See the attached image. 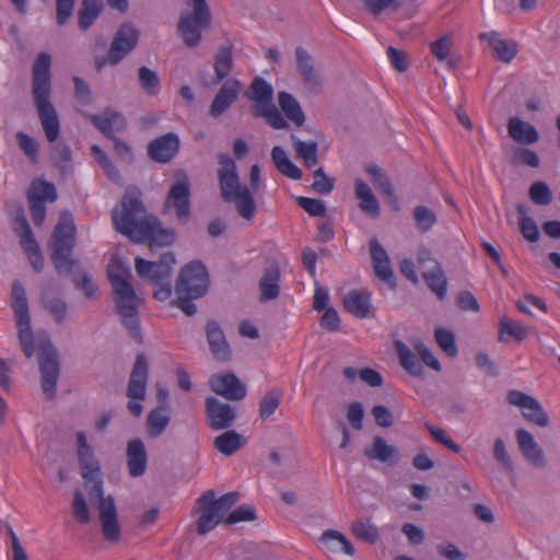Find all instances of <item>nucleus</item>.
Masks as SVG:
<instances>
[{"label":"nucleus","mask_w":560,"mask_h":560,"mask_svg":"<svg viewBox=\"0 0 560 560\" xmlns=\"http://www.w3.org/2000/svg\"><path fill=\"white\" fill-rule=\"evenodd\" d=\"M314 182L312 184V189L322 195L330 194L335 188V180L328 177L323 167H319L314 171Z\"/></svg>","instance_id":"obj_63"},{"label":"nucleus","mask_w":560,"mask_h":560,"mask_svg":"<svg viewBox=\"0 0 560 560\" xmlns=\"http://www.w3.org/2000/svg\"><path fill=\"white\" fill-rule=\"evenodd\" d=\"M88 118L107 139L116 137L115 132L122 131L127 127V120L124 115L112 108H105V110L98 115L90 114Z\"/></svg>","instance_id":"obj_24"},{"label":"nucleus","mask_w":560,"mask_h":560,"mask_svg":"<svg viewBox=\"0 0 560 560\" xmlns=\"http://www.w3.org/2000/svg\"><path fill=\"white\" fill-rule=\"evenodd\" d=\"M296 203L304 211H306L312 217H325L327 209L325 203L319 199L307 198V197H298Z\"/></svg>","instance_id":"obj_64"},{"label":"nucleus","mask_w":560,"mask_h":560,"mask_svg":"<svg viewBox=\"0 0 560 560\" xmlns=\"http://www.w3.org/2000/svg\"><path fill=\"white\" fill-rule=\"evenodd\" d=\"M511 163L516 166L525 165L536 168L540 165V159L538 154L530 149L517 148L511 156Z\"/></svg>","instance_id":"obj_57"},{"label":"nucleus","mask_w":560,"mask_h":560,"mask_svg":"<svg viewBox=\"0 0 560 560\" xmlns=\"http://www.w3.org/2000/svg\"><path fill=\"white\" fill-rule=\"evenodd\" d=\"M71 281L77 290L83 292L84 296L88 300H96L98 294V288L96 283L93 281L90 273L83 271L81 273H73L71 276Z\"/></svg>","instance_id":"obj_50"},{"label":"nucleus","mask_w":560,"mask_h":560,"mask_svg":"<svg viewBox=\"0 0 560 560\" xmlns=\"http://www.w3.org/2000/svg\"><path fill=\"white\" fill-rule=\"evenodd\" d=\"M16 139L20 149L27 156L31 163L35 164L38 161V144L31 136L23 131L16 133Z\"/></svg>","instance_id":"obj_61"},{"label":"nucleus","mask_w":560,"mask_h":560,"mask_svg":"<svg viewBox=\"0 0 560 560\" xmlns=\"http://www.w3.org/2000/svg\"><path fill=\"white\" fill-rule=\"evenodd\" d=\"M413 219L418 230L422 233L429 232L436 223V214L424 206H417L413 209Z\"/></svg>","instance_id":"obj_53"},{"label":"nucleus","mask_w":560,"mask_h":560,"mask_svg":"<svg viewBox=\"0 0 560 560\" xmlns=\"http://www.w3.org/2000/svg\"><path fill=\"white\" fill-rule=\"evenodd\" d=\"M364 456L372 460H378L388 466H395L397 463L398 451L395 446L389 445L382 436H374L372 447L365 448Z\"/></svg>","instance_id":"obj_33"},{"label":"nucleus","mask_w":560,"mask_h":560,"mask_svg":"<svg viewBox=\"0 0 560 560\" xmlns=\"http://www.w3.org/2000/svg\"><path fill=\"white\" fill-rule=\"evenodd\" d=\"M248 100L255 102L252 114L273 104V88L261 77H256L246 91Z\"/></svg>","instance_id":"obj_30"},{"label":"nucleus","mask_w":560,"mask_h":560,"mask_svg":"<svg viewBox=\"0 0 560 560\" xmlns=\"http://www.w3.org/2000/svg\"><path fill=\"white\" fill-rule=\"evenodd\" d=\"M351 532L358 538L368 544L374 545L378 538V529L370 521H355L351 524Z\"/></svg>","instance_id":"obj_49"},{"label":"nucleus","mask_w":560,"mask_h":560,"mask_svg":"<svg viewBox=\"0 0 560 560\" xmlns=\"http://www.w3.org/2000/svg\"><path fill=\"white\" fill-rule=\"evenodd\" d=\"M175 236L174 230L163 228L160 220L155 215H151L148 223L140 229L132 242L165 247L175 242Z\"/></svg>","instance_id":"obj_17"},{"label":"nucleus","mask_w":560,"mask_h":560,"mask_svg":"<svg viewBox=\"0 0 560 560\" xmlns=\"http://www.w3.org/2000/svg\"><path fill=\"white\" fill-rule=\"evenodd\" d=\"M205 330L213 359L219 362L230 361L232 350L221 325L215 319H210L207 322Z\"/></svg>","instance_id":"obj_21"},{"label":"nucleus","mask_w":560,"mask_h":560,"mask_svg":"<svg viewBox=\"0 0 560 560\" xmlns=\"http://www.w3.org/2000/svg\"><path fill=\"white\" fill-rule=\"evenodd\" d=\"M104 9L103 0H82L78 11V26L88 31L98 19Z\"/></svg>","instance_id":"obj_40"},{"label":"nucleus","mask_w":560,"mask_h":560,"mask_svg":"<svg viewBox=\"0 0 560 560\" xmlns=\"http://www.w3.org/2000/svg\"><path fill=\"white\" fill-rule=\"evenodd\" d=\"M78 457L81 466V475L90 502L96 506L101 522L102 534L109 542L120 539V525L114 498L104 495L102 471L98 460L95 458L92 447L88 444L85 433H77Z\"/></svg>","instance_id":"obj_2"},{"label":"nucleus","mask_w":560,"mask_h":560,"mask_svg":"<svg viewBox=\"0 0 560 560\" xmlns=\"http://www.w3.org/2000/svg\"><path fill=\"white\" fill-rule=\"evenodd\" d=\"M528 336V328L518 322H515L506 316L500 319L499 340L506 342L509 337L514 338L516 341H523Z\"/></svg>","instance_id":"obj_45"},{"label":"nucleus","mask_w":560,"mask_h":560,"mask_svg":"<svg viewBox=\"0 0 560 560\" xmlns=\"http://www.w3.org/2000/svg\"><path fill=\"white\" fill-rule=\"evenodd\" d=\"M170 423V416L165 406L152 409L147 418L148 433L151 438L160 436Z\"/></svg>","instance_id":"obj_46"},{"label":"nucleus","mask_w":560,"mask_h":560,"mask_svg":"<svg viewBox=\"0 0 560 560\" xmlns=\"http://www.w3.org/2000/svg\"><path fill=\"white\" fill-rule=\"evenodd\" d=\"M281 271L277 261L271 260L264 269L258 287L261 303L273 301L280 295Z\"/></svg>","instance_id":"obj_27"},{"label":"nucleus","mask_w":560,"mask_h":560,"mask_svg":"<svg viewBox=\"0 0 560 560\" xmlns=\"http://www.w3.org/2000/svg\"><path fill=\"white\" fill-rule=\"evenodd\" d=\"M278 104L284 116L295 126L301 127L305 122V114L296 98L284 91L278 93Z\"/></svg>","instance_id":"obj_39"},{"label":"nucleus","mask_w":560,"mask_h":560,"mask_svg":"<svg viewBox=\"0 0 560 560\" xmlns=\"http://www.w3.org/2000/svg\"><path fill=\"white\" fill-rule=\"evenodd\" d=\"M148 377V360L143 353H139L136 357L126 393L127 397L130 398L127 409L135 417H140L142 413V406L139 401L145 398Z\"/></svg>","instance_id":"obj_11"},{"label":"nucleus","mask_w":560,"mask_h":560,"mask_svg":"<svg viewBox=\"0 0 560 560\" xmlns=\"http://www.w3.org/2000/svg\"><path fill=\"white\" fill-rule=\"evenodd\" d=\"M320 541L331 552L342 551L347 556H353L355 549L351 541L339 530L327 529L320 535Z\"/></svg>","instance_id":"obj_41"},{"label":"nucleus","mask_w":560,"mask_h":560,"mask_svg":"<svg viewBox=\"0 0 560 560\" xmlns=\"http://www.w3.org/2000/svg\"><path fill=\"white\" fill-rule=\"evenodd\" d=\"M257 518L255 508L250 504H242L233 510L225 518V524L233 525L240 522H253Z\"/></svg>","instance_id":"obj_60"},{"label":"nucleus","mask_w":560,"mask_h":560,"mask_svg":"<svg viewBox=\"0 0 560 560\" xmlns=\"http://www.w3.org/2000/svg\"><path fill=\"white\" fill-rule=\"evenodd\" d=\"M508 401L512 406L522 408V415L528 422L541 428L549 425V416L544 410L540 402L534 397L520 390H510Z\"/></svg>","instance_id":"obj_15"},{"label":"nucleus","mask_w":560,"mask_h":560,"mask_svg":"<svg viewBox=\"0 0 560 560\" xmlns=\"http://www.w3.org/2000/svg\"><path fill=\"white\" fill-rule=\"evenodd\" d=\"M138 80L140 88L147 95L153 96L160 92V78L154 70L145 66L140 67L138 69Z\"/></svg>","instance_id":"obj_48"},{"label":"nucleus","mask_w":560,"mask_h":560,"mask_svg":"<svg viewBox=\"0 0 560 560\" xmlns=\"http://www.w3.org/2000/svg\"><path fill=\"white\" fill-rule=\"evenodd\" d=\"M399 363L410 375L423 378L424 369L418 357L400 340L394 342Z\"/></svg>","instance_id":"obj_36"},{"label":"nucleus","mask_w":560,"mask_h":560,"mask_svg":"<svg viewBox=\"0 0 560 560\" xmlns=\"http://www.w3.org/2000/svg\"><path fill=\"white\" fill-rule=\"evenodd\" d=\"M253 115L265 118L266 122L273 129H288L290 127L289 122L282 117L275 104H270L269 106L253 113Z\"/></svg>","instance_id":"obj_52"},{"label":"nucleus","mask_w":560,"mask_h":560,"mask_svg":"<svg viewBox=\"0 0 560 560\" xmlns=\"http://www.w3.org/2000/svg\"><path fill=\"white\" fill-rule=\"evenodd\" d=\"M293 148L298 158H301L304 165L308 168L315 166L318 163L317 151L318 144L316 141L304 142L300 140L294 133L290 136Z\"/></svg>","instance_id":"obj_44"},{"label":"nucleus","mask_w":560,"mask_h":560,"mask_svg":"<svg viewBox=\"0 0 560 560\" xmlns=\"http://www.w3.org/2000/svg\"><path fill=\"white\" fill-rule=\"evenodd\" d=\"M140 32L131 23H122L116 31L109 46V65L117 66L136 47Z\"/></svg>","instance_id":"obj_14"},{"label":"nucleus","mask_w":560,"mask_h":560,"mask_svg":"<svg viewBox=\"0 0 560 560\" xmlns=\"http://www.w3.org/2000/svg\"><path fill=\"white\" fill-rule=\"evenodd\" d=\"M192 13L182 14L177 30L188 47H196L201 40V31L211 25V11L206 0H190Z\"/></svg>","instance_id":"obj_9"},{"label":"nucleus","mask_w":560,"mask_h":560,"mask_svg":"<svg viewBox=\"0 0 560 560\" xmlns=\"http://www.w3.org/2000/svg\"><path fill=\"white\" fill-rule=\"evenodd\" d=\"M175 264V255L171 252H166L161 255L158 261H150L137 257L135 259V269L139 278L156 284L171 280L172 269Z\"/></svg>","instance_id":"obj_13"},{"label":"nucleus","mask_w":560,"mask_h":560,"mask_svg":"<svg viewBox=\"0 0 560 560\" xmlns=\"http://www.w3.org/2000/svg\"><path fill=\"white\" fill-rule=\"evenodd\" d=\"M108 280L113 287L116 312L120 315L122 325L129 336L137 342H142L138 307L140 299L131 283L120 272L108 271Z\"/></svg>","instance_id":"obj_7"},{"label":"nucleus","mask_w":560,"mask_h":560,"mask_svg":"<svg viewBox=\"0 0 560 560\" xmlns=\"http://www.w3.org/2000/svg\"><path fill=\"white\" fill-rule=\"evenodd\" d=\"M240 500L237 491L228 492L215 499L213 490L203 492L197 500L195 512L199 514L196 525L200 536L215 528L225 513Z\"/></svg>","instance_id":"obj_8"},{"label":"nucleus","mask_w":560,"mask_h":560,"mask_svg":"<svg viewBox=\"0 0 560 560\" xmlns=\"http://www.w3.org/2000/svg\"><path fill=\"white\" fill-rule=\"evenodd\" d=\"M492 455L495 462L508 472L514 471L513 462L508 453L503 439L497 438L493 442Z\"/></svg>","instance_id":"obj_58"},{"label":"nucleus","mask_w":560,"mask_h":560,"mask_svg":"<svg viewBox=\"0 0 560 560\" xmlns=\"http://www.w3.org/2000/svg\"><path fill=\"white\" fill-rule=\"evenodd\" d=\"M498 32L481 33L479 38L487 40L494 51V58L509 63L517 55V44L514 40L500 39Z\"/></svg>","instance_id":"obj_31"},{"label":"nucleus","mask_w":560,"mask_h":560,"mask_svg":"<svg viewBox=\"0 0 560 560\" xmlns=\"http://www.w3.org/2000/svg\"><path fill=\"white\" fill-rule=\"evenodd\" d=\"M424 427L438 443L442 444L454 453L459 454L462 452V447L446 434L444 429L435 427L430 422H425Z\"/></svg>","instance_id":"obj_62"},{"label":"nucleus","mask_w":560,"mask_h":560,"mask_svg":"<svg viewBox=\"0 0 560 560\" xmlns=\"http://www.w3.org/2000/svg\"><path fill=\"white\" fill-rule=\"evenodd\" d=\"M295 63L305 89L311 93H317L322 85L320 74L315 69L313 57L301 46L295 48Z\"/></svg>","instance_id":"obj_20"},{"label":"nucleus","mask_w":560,"mask_h":560,"mask_svg":"<svg viewBox=\"0 0 560 560\" xmlns=\"http://www.w3.org/2000/svg\"><path fill=\"white\" fill-rule=\"evenodd\" d=\"M343 308L355 318H373L375 316L371 303V293L365 290L352 289L342 299Z\"/></svg>","instance_id":"obj_23"},{"label":"nucleus","mask_w":560,"mask_h":560,"mask_svg":"<svg viewBox=\"0 0 560 560\" xmlns=\"http://www.w3.org/2000/svg\"><path fill=\"white\" fill-rule=\"evenodd\" d=\"M175 176L176 180L172 184L164 200V209H174L177 221L180 224H186L191 215V185L184 170L177 171Z\"/></svg>","instance_id":"obj_10"},{"label":"nucleus","mask_w":560,"mask_h":560,"mask_svg":"<svg viewBox=\"0 0 560 560\" xmlns=\"http://www.w3.org/2000/svg\"><path fill=\"white\" fill-rule=\"evenodd\" d=\"M515 436L518 450L524 458L534 467L544 468L547 465L545 452L535 441L534 435L525 429H517Z\"/></svg>","instance_id":"obj_25"},{"label":"nucleus","mask_w":560,"mask_h":560,"mask_svg":"<svg viewBox=\"0 0 560 560\" xmlns=\"http://www.w3.org/2000/svg\"><path fill=\"white\" fill-rule=\"evenodd\" d=\"M51 58L39 52L32 66V98L42 128L49 143L56 142L60 133V121L51 95Z\"/></svg>","instance_id":"obj_4"},{"label":"nucleus","mask_w":560,"mask_h":560,"mask_svg":"<svg viewBox=\"0 0 560 560\" xmlns=\"http://www.w3.org/2000/svg\"><path fill=\"white\" fill-rule=\"evenodd\" d=\"M57 199V190L54 184L45 180H34L27 191V200H35L45 203L54 202Z\"/></svg>","instance_id":"obj_47"},{"label":"nucleus","mask_w":560,"mask_h":560,"mask_svg":"<svg viewBox=\"0 0 560 560\" xmlns=\"http://www.w3.org/2000/svg\"><path fill=\"white\" fill-rule=\"evenodd\" d=\"M508 132L515 142L521 144H533L539 140V133L536 128L518 117L509 119Z\"/></svg>","instance_id":"obj_34"},{"label":"nucleus","mask_w":560,"mask_h":560,"mask_svg":"<svg viewBox=\"0 0 560 560\" xmlns=\"http://www.w3.org/2000/svg\"><path fill=\"white\" fill-rule=\"evenodd\" d=\"M355 197L359 199V208L369 217L375 219L380 215V205L366 183L355 180Z\"/></svg>","instance_id":"obj_37"},{"label":"nucleus","mask_w":560,"mask_h":560,"mask_svg":"<svg viewBox=\"0 0 560 560\" xmlns=\"http://www.w3.org/2000/svg\"><path fill=\"white\" fill-rule=\"evenodd\" d=\"M401 7L399 0H363L364 10L372 16H380L385 10L397 11Z\"/></svg>","instance_id":"obj_59"},{"label":"nucleus","mask_w":560,"mask_h":560,"mask_svg":"<svg viewBox=\"0 0 560 560\" xmlns=\"http://www.w3.org/2000/svg\"><path fill=\"white\" fill-rule=\"evenodd\" d=\"M434 338L439 347L451 358H455L458 353V349L455 341V336L447 329L436 328L434 331Z\"/></svg>","instance_id":"obj_54"},{"label":"nucleus","mask_w":560,"mask_h":560,"mask_svg":"<svg viewBox=\"0 0 560 560\" xmlns=\"http://www.w3.org/2000/svg\"><path fill=\"white\" fill-rule=\"evenodd\" d=\"M209 385L212 392L228 400H242L247 393L246 386L234 373L213 374Z\"/></svg>","instance_id":"obj_19"},{"label":"nucleus","mask_w":560,"mask_h":560,"mask_svg":"<svg viewBox=\"0 0 560 560\" xmlns=\"http://www.w3.org/2000/svg\"><path fill=\"white\" fill-rule=\"evenodd\" d=\"M179 148V137L175 132H167L149 142L147 154L155 163L167 164L178 154Z\"/></svg>","instance_id":"obj_16"},{"label":"nucleus","mask_w":560,"mask_h":560,"mask_svg":"<svg viewBox=\"0 0 560 560\" xmlns=\"http://www.w3.org/2000/svg\"><path fill=\"white\" fill-rule=\"evenodd\" d=\"M282 393L279 389L267 392L259 401V417L262 420L268 419L275 413L281 402Z\"/></svg>","instance_id":"obj_51"},{"label":"nucleus","mask_w":560,"mask_h":560,"mask_svg":"<svg viewBox=\"0 0 560 560\" xmlns=\"http://www.w3.org/2000/svg\"><path fill=\"white\" fill-rule=\"evenodd\" d=\"M423 280L439 300H444L447 293V279L442 267L431 268L422 272Z\"/></svg>","instance_id":"obj_43"},{"label":"nucleus","mask_w":560,"mask_h":560,"mask_svg":"<svg viewBox=\"0 0 560 560\" xmlns=\"http://www.w3.org/2000/svg\"><path fill=\"white\" fill-rule=\"evenodd\" d=\"M40 306L47 312L56 324L61 325L66 322L68 315V304L58 294L50 290H44L39 298Z\"/></svg>","instance_id":"obj_32"},{"label":"nucleus","mask_w":560,"mask_h":560,"mask_svg":"<svg viewBox=\"0 0 560 560\" xmlns=\"http://www.w3.org/2000/svg\"><path fill=\"white\" fill-rule=\"evenodd\" d=\"M369 246L375 276L390 288H395V277L388 254L376 237L370 240Z\"/></svg>","instance_id":"obj_22"},{"label":"nucleus","mask_w":560,"mask_h":560,"mask_svg":"<svg viewBox=\"0 0 560 560\" xmlns=\"http://www.w3.org/2000/svg\"><path fill=\"white\" fill-rule=\"evenodd\" d=\"M75 225L70 211H62L51 234L49 243L50 259L57 273L67 277L77 266L72 258L75 246Z\"/></svg>","instance_id":"obj_6"},{"label":"nucleus","mask_w":560,"mask_h":560,"mask_svg":"<svg viewBox=\"0 0 560 560\" xmlns=\"http://www.w3.org/2000/svg\"><path fill=\"white\" fill-rule=\"evenodd\" d=\"M218 160L220 164L218 179L221 198L225 202H234L237 214L252 222L257 211L254 192L257 191L260 183L259 165L254 164L250 167L249 188L241 185L236 163L229 154L221 153Z\"/></svg>","instance_id":"obj_3"},{"label":"nucleus","mask_w":560,"mask_h":560,"mask_svg":"<svg viewBox=\"0 0 560 560\" xmlns=\"http://www.w3.org/2000/svg\"><path fill=\"white\" fill-rule=\"evenodd\" d=\"M205 407L207 423L212 430H225L233 425L236 413L230 405L221 402L214 397H208Z\"/></svg>","instance_id":"obj_18"},{"label":"nucleus","mask_w":560,"mask_h":560,"mask_svg":"<svg viewBox=\"0 0 560 560\" xmlns=\"http://www.w3.org/2000/svg\"><path fill=\"white\" fill-rule=\"evenodd\" d=\"M271 160L277 170L284 176L299 180L302 178V171L287 155L281 147H273L271 150Z\"/></svg>","instance_id":"obj_42"},{"label":"nucleus","mask_w":560,"mask_h":560,"mask_svg":"<svg viewBox=\"0 0 560 560\" xmlns=\"http://www.w3.org/2000/svg\"><path fill=\"white\" fill-rule=\"evenodd\" d=\"M528 196L530 200L538 206H548L552 201V192L549 186L542 180H537L532 184Z\"/></svg>","instance_id":"obj_55"},{"label":"nucleus","mask_w":560,"mask_h":560,"mask_svg":"<svg viewBox=\"0 0 560 560\" xmlns=\"http://www.w3.org/2000/svg\"><path fill=\"white\" fill-rule=\"evenodd\" d=\"M209 275L206 266L194 260L185 265L175 284V292H188L192 296H203L208 292Z\"/></svg>","instance_id":"obj_12"},{"label":"nucleus","mask_w":560,"mask_h":560,"mask_svg":"<svg viewBox=\"0 0 560 560\" xmlns=\"http://www.w3.org/2000/svg\"><path fill=\"white\" fill-rule=\"evenodd\" d=\"M72 514L80 524H88L90 522V509L82 491L79 489L73 492Z\"/></svg>","instance_id":"obj_56"},{"label":"nucleus","mask_w":560,"mask_h":560,"mask_svg":"<svg viewBox=\"0 0 560 560\" xmlns=\"http://www.w3.org/2000/svg\"><path fill=\"white\" fill-rule=\"evenodd\" d=\"M127 468L130 477L138 478L145 474L148 453L143 441L135 438L128 441L126 447Z\"/></svg>","instance_id":"obj_28"},{"label":"nucleus","mask_w":560,"mask_h":560,"mask_svg":"<svg viewBox=\"0 0 560 560\" xmlns=\"http://www.w3.org/2000/svg\"><path fill=\"white\" fill-rule=\"evenodd\" d=\"M5 211L9 215H12L13 231L21 237V245L28 243V247L34 248L36 246V241L25 217L22 203L19 201L7 202Z\"/></svg>","instance_id":"obj_29"},{"label":"nucleus","mask_w":560,"mask_h":560,"mask_svg":"<svg viewBox=\"0 0 560 560\" xmlns=\"http://www.w3.org/2000/svg\"><path fill=\"white\" fill-rule=\"evenodd\" d=\"M241 91V82L236 79H229L222 84L215 94L209 114L213 118H218L237 100Z\"/></svg>","instance_id":"obj_26"},{"label":"nucleus","mask_w":560,"mask_h":560,"mask_svg":"<svg viewBox=\"0 0 560 560\" xmlns=\"http://www.w3.org/2000/svg\"><path fill=\"white\" fill-rule=\"evenodd\" d=\"M141 197L142 192L138 187L129 186L122 195L119 207L112 210L115 231L127 236L131 242L152 215L148 214Z\"/></svg>","instance_id":"obj_5"},{"label":"nucleus","mask_w":560,"mask_h":560,"mask_svg":"<svg viewBox=\"0 0 560 560\" xmlns=\"http://www.w3.org/2000/svg\"><path fill=\"white\" fill-rule=\"evenodd\" d=\"M246 439L234 430H228L215 436L213 441L214 448L225 456H231L244 447Z\"/></svg>","instance_id":"obj_38"},{"label":"nucleus","mask_w":560,"mask_h":560,"mask_svg":"<svg viewBox=\"0 0 560 560\" xmlns=\"http://www.w3.org/2000/svg\"><path fill=\"white\" fill-rule=\"evenodd\" d=\"M214 75L212 84L217 85L224 81L233 70V51L231 46H220L213 61Z\"/></svg>","instance_id":"obj_35"},{"label":"nucleus","mask_w":560,"mask_h":560,"mask_svg":"<svg viewBox=\"0 0 560 560\" xmlns=\"http://www.w3.org/2000/svg\"><path fill=\"white\" fill-rule=\"evenodd\" d=\"M11 306L21 350L26 359H32L37 352L43 394L47 399H54L60 376L59 352L47 331H33L25 289L18 280L12 284Z\"/></svg>","instance_id":"obj_1"}]
</instances>
